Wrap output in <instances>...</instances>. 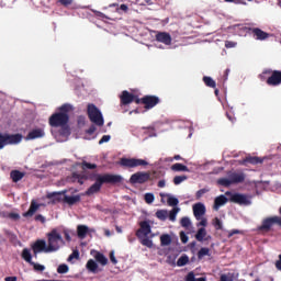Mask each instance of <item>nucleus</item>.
<instances>
[{
    "label": "nucleus",
    "instance_id": "f8f14e48",
    "mask_svg": "<svg viewBox=\"0 0 281 281\" xmlns=\"http://www.w3.org/2000/svg\"><path fill=\"white\" fill-rule=\"evenodd\" d=\"M139 100L145 104V109H153L160 102V98H158V95H144L143 98H139Z\"/></svg>",
    "mask_w": 281,
    "mask_h": 281
},
{
    "label": "nucleus",
    "instance_id": "473e14b6",
    "mask_svg": "<svg viewBox=\"0 0 281 281\" xmlns=\"http://www.w3.org/2000/svg\"><path fill=\"white\" fill-rule=\"evenodd\" d=\"M205 256H210V248H207V246H203L198 252L199 260H202Z\"/></svg>",
    "mask_w": 281,
    "mask_h": 281
},
{
    "label": "nucleus",
    "instance_id": "7c9ffc66",
    "mask_svg": "<svg viewBox=\"0 0 281 281\" xmlns=\"http://www.w3.org/2000/svg\"><path fill=\"white\" fill-rule=\"evenodd\" d=\"M186 281H207L206 278H196L193 271H190L186 278Z\"/></svg>",
    "mask_w": 281,
    "mask_h": 281
},
{
    "label": "nucleus",
    "instance_id": "864d4df0",
    "mask_svg": "<svg viewBox=\"0 0 281 281\" xmlns=\"http://www.w3.org/2000/svg\"><path fill=\"white\" fill-rule=\"evenodd\" d=\"M177 213H178V210L172 209V211H170L169 213V220L175 221L177 217Z\"/></svg>",
    "mask_w": 281,
    "mask_h": 281
},
{
    "label": "nucleus",
    "instance_id": "2f4dec72",
    "mask_svg": "<svg viewBox=\"0 0 281 281\" xmlns=\"http://www.w3.org/2000/svg\"><path fill=\"white\" fill-rule=\"evenodd\" d=\"M203 82L206 85V87L215 88L216 87V80H214L211 76H204Z\"/></svg>",
    "mask_w": 281,
    "mask_h": 281
},
{
    "label": "nucleus",
    "instance_id": "3c124183",
    "mask_svg": "<svg viewBox=\"0 0 281 281\" xmlns=\"http://www.w3.org/2000/svg\"><path fill=\"white\" fill-rule=\"evenodd\" d=\"M225 47L227 49H231L233 47H237V43H235L234 41H225Z\"/></svg>",
    "mask_w": 281,
    "mask_h": 281
},
{
    "label": "nucleus",
    "instance_id": "423d86ee",
    "mask_svg": "<svg viewBox=\"0 0 281 281\" xmlns=\"http://www.w3.org/2000/svg\"><path fill=\"white\" fill-rule=\"evenodd\" d=\"M22 140V134H2L0 132V149H4L8 145H19Z\"/></svg>",
    "mask_w": 281,
    "mask_h": 281
},
{
    "label": "nucleus",
    "instance_id": "6ab92c4d",
    "mask_svg": "<svg viewBox=\"0 0 281 281\" xmlns=\"http://www.w3.org/2000/svg\"><path fill=\"white\" fill-rule=\"evenodd\" d=\"M268 85H281V71H273L272 76L267 79Z\"/></svg>",
    "mask_w": 281,
    "mask_h": 281
},
{
    "label": "nucleus",
    "instance_id": "5fc2aeb1",
    "mask_svg": "<svg viewBox=\"0 0 281 281\" xmlns=\"http://www.w3.org/2000/svg\"><path fill=\"white\" fill-rule=\"evenodd\" d=\"M32 267H34L35 271H45L44 265H36V262H34Z\"/></svg>",
    "mask_w": 281,
    "mask_h": 281
},
{
    "label": "nucleus",
    "instance_id": "a18cd8bd",
    "mask_svg": "<svg viewBox=\"0 0 281 281\" xmlns=\"http://www.w3.org/2000/svg\"><path fill=\"white\" fill-rule=\"evenodd\" d=\"M69 267L67 265H59L57 268V273H68Z\"/></svg>",
    "mask_w": 281,
    "mask_h": 281
},
{
    "label": "nucleus",
    "instance_id": "bf43d9fd",
    "mask_svg": "<svg viewBox=\"0 0 281 281\" xmlns=\"http://www.w3.org/2000/svg\"><path fill=\"white\" fill-rule=\"evenodd\" d=\"M94 131H97L95 125H91L89 130L86 131V133H88L89 135H93Z\"/></svg>",
    "mask_w": 281,
    "mask_h": 281
},
{
    "label": "nucleus",
    "instance_id": "7ed1b4c3",
    "mask_svg": "<svg viewBox=\"0 0 281 281\" xmlns=\"http://www.w3.org/2000/svg\"><path fill=\"white\" fill-rule=\"evenodd\" d=\"M69 111H74V104L65 102L58 108V111L52 113L48 119L50 126H67L69 122Z\"/></svg>",
    "mask_w": 281,
    "mask_h": 281
},
{
    "label": "nucleus",
    "instance_id": "dca6fc26",
    "mask_svg": "<svg viewBox=\"0 0 281 281\" xmlns=\"http://www.w3.org/2000/svg\"><path fill=\"white\" fill-rule=\"evenodd\" d=\"M45 130L43 127H37L36 130H31L26 135V140H36L37 138H45Z\"/></svg>",
    "mask_w": 281,
    "mask_h": 281
},
{
    "label": "nucleus",
    "instance_id": "ddd939ff",
    "mask_svg": "<svg viewBox=\"0 0 281 281\" xmlns=\"http://www.w3.org/2000/svg\"><path fill=\"white\" fill-rule=\"evenodd\" d=\"M136 102V104L140 103V98H137L134 93H130V91H122L121 94V103L122 104H131V102Z\"/></svg>",
    "mask_w": 281,
    "mask_h": 281
},
{
    "label": "nucleus",
    "instance_id": "69168bd1",
    "mask_svg": "<svg viewBox=\"0 0 281 281\" xmlns=\"http://www.w3.org/2000/svg\"><path fill=\"white\" fill-rule=\"evenodd\" d=\"M4 281H18L16 276H9L8 278H4Z\"/></svg>",
    "mask_w": 281,
    "mask_h": 281
},
{
    "label": "nucleus",
    "instance_id": "9d476101",
    "mask_svg": "<svg viewBox=\"0 0 281 281\" xmlns=\"http://www.w3.org/2000/svg\"><path fill=\"white\" fill-rule=\"evenodd\" d=\"M148 180H150V173L146 171H137L130 178L132 184H144L145 182H148Z\"/></svg>",
    "mask_w": 281,
    "mask_h": 281
},
{
    "label": "nucleus",
    "instance_id": "4be33fe9",
    "mask_svg": "<svg viewBox=\"0 0 281 281\" xmlns=\"http://www.w3.org/2000/svg\"><path fill=\"white\" fill-rule=\"evenodd\" d=\"M24 171H19V169H14L10 172V178L13 182H20L24 178Z\"/></svg>",
    "mask_w": 281,
    "mask_h": 281
},
{
    "label": "nucleus",
    "instance_id": "c9c22d12",
    "mask_svg": "<svg viewBox=\"0 0 281 281\" xmlns=\"http://www.w3.org/2000/svg\"><path fill=\"white\" fill-rule=\"evenodd\" d=\"M168 215L169 213L165 209L156 211V217H158V220H167Z\"/></svg>",
    "mask_w": 281,
    "mask_h": 281
},
{
    "label": "nucleus",
    "instance_id": "338daca9",
    "mask_svg": "<svg viewBox=\"0 0 281 281\" xmlns=\"http://www.w3.org/2000/svg\"><path fill=\"white\" fill-rule=\"evenodd\" d=\"M59 2L61 4H64L65 7H67L68 4H71V2H74V0H59Z\"/></svg>",
    "mask_w": 281,
    "mask_h": 281
},
{
    "label": "nucleus",
    "instance_id": "cd10ccee",
    "mask_svg": "<svg viewBox=\"0 0 281 281\" xmlns=\"http://www.w3.org/2000/svg\"><path fill=\"white\" fill-rule=\"evenodd\" d=\"M87 269H88V271H91V273H97V271L99 269L98 262H95V260H88Z\"/></svg>",
    "mask_w": 281,
    "mask_h": 281
},
{
    "label": "nucleus",
    "instance_id": "2eb2a0df",
    "mask_svg": "<svg viewBox=\"0 0 281 281\" xmlns=\"http://www.w3.org/2000/svg\"><path fill=\"white\" fill-rule=\"evenodd\" d=\"M149 233H151L150 222H148V220H143L139 222V228L136 231L137 237H142V235L146 237V235H149Z\"/></svg>",
    "mask_w": 281,
    "mask_h": 281
},
{
    "label": "nucleus",
    "instance_id": "79ce46f5",
    "mask_svg": "<svg viewBox=\"0 0 281 281\" xmlns=\"http://www.w3.org/2000/svg\"><path fill=\"white\" fill-rule=\"evenodd\" d=\"M81 167L83 170H86V169H97L98 166L95 164L87 162V160H83V162L81 164Z\"/></svg>",
    "mask_w": 281,
    "mask_h": 281
},
{
    "label": "nucleus",
    "instance_id": "393cba45",
    "mask_svg": "<svg viewBox=\"0 0 281 281\" xmlns=\"http://www.w3.org/2000/svg\"><path fill=\"white\" fill-rule=\"evenodd\" d=\"M238 182H245V175L244 173H232L231 184H237Z\"/></svg>",
    "mask_w": 281,
    "mask_h": 281
},
{
    "label": "nucleus",
    "instance_id": "20e7f679",
    "mask_svg": "<svg viewBox=\"0 0 281 281\" xmlns=\"http://www.w3.org/2000/svg\"><path fill=\"white\" fill-rule=\"evenodd\" d=\"M61 245H65V239L61 233H59L57 228H53L52 231H49V233H47V254L59 251Z\"/></svg>",
    "mask_w": 281,
    "mask_h": 281
},
{
    "label": "nucleus",
    "instance_id": "f257e3e1",
    "mask_svg": "<svg viewBox=\"0 0 281 281\" xmlns=\"http://www.w3.org/2000/svg\"><path fill=\"white\" fill-rule=\"evenodd\" d=\"M228 200L229 202H234L235 204H240L245 206L251 204L250 195H246L245 193H233V191H226L225 195H217V198H215L213 209H215V211H218L220 206L226 204Z\"/></svg>",
    "mask_w": 281,
    "mask_h": 281
},
{
    "label": "nucleus",
    "instance_id": "0eeeda50",
    "mask_svg": "<svg viewBox=\"0 0 281 281\" xmlns=\"http://www.w3.org/2000/svg\"><path fill=\"white\" fill-rule=\"evenodd\" d=\"M279 213L281 215V206L279 209ZM280 215H272L269 217H265L262 220L260 226H258V231L269 233V231H271L273 224H279V226H281V216Z\"/></svg>",
    "mask_w": 281,
    "mask_h": 281
},
{
    "label": "nucleus",
    "instance_id": "58836bf2",
    "mask_svg": "<svg viewBox=\"0 0 281 281\" xmlns=\"http://www.w3.org/2000/svg\"><path fill=\"white\" fill-rule=\"evenodd\" d=\"M218 184H222L223 187H231V184H232V176H229V178H221L218 180Z\"/></svg>",
    "mask_w": 281,
    "mask_h": 281
},
{
    "label": "nucleus",
    "instance_id": "774afa93",
    "mask_svg": "<svg viewBox=\"0 0 281 281\" xmlns=\"http://www.w3.org/2000/svg\"><path fill=\"white\" fill-rule=\"evenodd\" d=\"M158 187H160V188L166 187V180H159L158 181Z\"/></svg>",
    "mask_w": 281,
    "mask_h": 281
},
{
    "label": "nucleus",
    "instance_id": "e2e57ef3",
    "mask_svg": "<svg viewBox=\"0 0 281 281\" xmlns=\"http://www.w3.org/2000/svg\"><path fill=\"white\" fill-rule=\"evenodd\" d=\"M200 225H201V227L205 228V226L207 225V220H206V217H202V218H201Z\"/></svg>",
    "mask_w": 281,
    "mask_h": 281
},
{
    "label": "nucleus",
    "instance_id": "1a4fd4ad",
    "mask_svg": "<svg viewBox=\"0 0 281 281\" xmlns=\"http://www.w3.org/2000/svg\"><path fill=\"white\" fill-rule=\"evenodd\" d=\"M120 165L133 169L135 167H147L148 162L142 158H121Z\"/></svg>",
    "mask_w": 281,
    "mask_h": 281
},
{
    "label": "nucleus",
    "instance_id": "4d7b16f0",
    "mask_svg": "<svg viewBox=\"0 0 281 281\" xmlns=\"http://www.w3.org/2000/svg\"><path fill=\"white\" fill-rule=\"evenodd\" d=\"M8 217L11 220H20V213H9Z\"/></svg>",
    "mask_w": 281,
    "mask_h": 281
},
{
    "label": "nucleus",
    "instance_id": "5701e85b",
    "mask_svg": "<svg viewBox=\"0 0 281 281\" xmlns=\"http://www.w3.org/2000/svg\"><path fill=\"white\" fill-rule=\"evenodd\" d=\"M250 164V165H259V164H262L263 160L262 158H259L257 156H248L247 158H244V160L241 161V165H247V164Z\"/></svg>",
    "mask_w": 281,
    "mask_h": 281
},
{
    "label": "nucleus",
    "instance_id": "aec40b11",
    "mask_svg": "<svg viewBox=\"0 0 281 281\" xmlns=\"http://www.w3.org/2000/svg\"><path fill=\"white\" fill-rule=\"evenodd\" d=\"M38 209H40V204H37V202H35V200H33L31 202V206L29 207V210L25 213H23V216L32 217L36 213V211H38Z\"/></svg>",
    "mask_w": 281,
    "mask_h": 281
},
{
    "label": "nucleus",
    "instance_id": "f03ea898",
    "mask_svg": "<svg viewBox=\"0 0 281 281\" xmlns=\"http://www.w3.org/2000/svg\"><path fill=\"white\" fill-rule=\"evenodd\" d=\"M124 178L114 173H103V176H97V180L89 189L86 191V195H93L94 193H99L102 189V184H117L123 182Z\"/></svg>",
    "mask_w": 281,
    "mask_h": 281
},
{
    "label": "nucleus",
    "instance_id": "49530a36",
    "mask_svg": "<svg viewBox=\"0 0 281 281\" xmlns=\"http://www.w3.org/2000/svg\"><path fill=\"white\" fill-rule=\"evenodd\" d=\"M154 200H155L154 193H145V202H147V204H151Z\"/></svg>",
    "mask_w": 281,
    "mask_h": 281
},
{
    "label": "nucleus",
    "instance_id": "37998d69",
    "mask_svg": "<svg viewBox=\"0 0 281 281\" xmlns=\"http://www.w3.org/2000/svg\"><path fill=\"white\" fill-rule=\"evenodd\" d=\"M184 180H188V176H175L173 183L181 184V182H184Z\"/></svg>",
    "mask_w": 281,
    "mask_h": 281
},
{
    "label": "nucleus",
    "instance_id": "c03bdc74",
    "mask_svg": "<svg viewBox=\"0 0 281 281\" xmlns=\"http://www.w3.org/2000/svg\"><path fill=\"white\" fill-rule=\"evenodd\" d=\"M180 224H181V226H184V227H189V226H191V220H190V217H181V220H180Z\"/></svg>",
    "mask_w": 281,
    "mask_h": 281
},
{
    "label": "nucleus",
    "instance_id": "4c0bfd02",
    "mask_svg": "<svg viewBox=\"0 0 281 281\" xmlns=\"http://www.w3.org/2000/svg\"><path fill=\"white\" fill-rule=\"evenodd\" d=\"M188 262H190V258H188V256H181L177 261V266L186 267V265H188Z\"/></svg>",
    "mask_w": 281,
    "mask_h": 281
},
{
    "label": "nucleus",
    "instance_id": "603ef678",
    "mask_svg": "<svg viewBox=\"0 0 281 281\" xmlns=\"http://www.w3.org/2000/svg\"><path fill=\"white\" fill-rule=\"evenodd\" d=\"M243 233V231H240L239 228H232V231H228L227 233V237H233V235Z\"/></svg>",
    "mask_w": 281,
    "mask_h": 281
},
{
    "label": "nucleus",
    "instance_id": "412c9836",
    "mask_svg": "<svg viewBox=\"0 0 281 281\" xmlns=\"http://www.w3.org/2000/svg\"><path fill=\"white\" fill-rule=\"evenodd\" d=\"M89 233V226L86 224H78L77 226V235L80 237V239H85Z\"/></svg>",
    "mask_w": 281,
    "mask_h": 281
},
{
    "label": "nucleus",
    "instance_id": "72a5a7b5",
    "mask_svg": "<svg viewBox=\"0 0 281 281\" xmlns=\"http://www.w3.org/2000/svg\"><path fill=\"white\" fill-rule=\"evenodd\" d=\"M140 243L144 247H148L149 249H151L154 241L153 239H150V237H148V235H146L145 237H143L140 239Z\"/></svg>",
    "mask_w": 281,
    "mask_h": 281
},
{
    "label": "nucleus",
    "instance_id": "8fccbe9b",
    "mask_svg": "<svg viewBox=\"0 0 281 281\" xmlns=\"http://www.w3.org/2000/svg\"><path fill=\"white\" fill-rule=\"evenodd\" d=\"M209 189H199V191H196V200H200L205 193H207Z\"/></svg>",
    "mask_w": 281,
    "mask_h": 281
},
{
    "label": "nucleus",
    "instance_id": "39448f33",
    "mask_svg": "<svg viewBox=\"0 0 281 281\" xmlns=\"http://www.w3.org/2000/svg\"><path fill=\"white\" fill-rule=\"evenodd\" d=\"M88 115L91 120V122L94 123V126H103L104 124V117L102 115V111L94 103L88 104Z\"/></svg>",
    "mask_w": 281,
    "mask_h": 281
},
{
    "label": "nucleus",
    "instance_id": "de8ad7c7",
    "mask_svg": "<svg viewBox=\"0 0 281 281\" xmlns=\"http://www.w3.org/2000/svg\"><path fill=\"white\" fill-rule=\"evenodd\" d=\"M180 239H181V243H182L183 245H187V243H188V240H189V237H188L187 233H184V231H181V232H180Z\"/></svg>",
    "mask_w": 281,
    "mask_h": 281
},
{
    "label": "nucleus",
    "instance_id": "f704fd0d",
    "mask_svg": "<svg viewBox=\"0 0 281 281\" xmlns=\"http://www.w3.org/2000/svg\"><path fill=\"white\" fill-rule=\"evenodd\" d=\"M72 180L79 182V184H83L85 180H87V177L82 176L81 173L74 172Z\"/></svg>",
    "mask_w": 281,
    "mask_h": 281
},
{
    "label": "nucleus",
    "instance_id": "c85d7f7f",
    "mask_svg": "<svg viewBox=\"0 0 281 281\" xmlns=\"http://www.w3.org/2000/svg\"><path fill=\"white\" fill-rule=\"evenodd\" d=\"M172 171H190L189 167L187 165H182L181 162H176L171 166Z\"/></svg>",
    "mask_w": 281,
    "mask_h": 281
},
{
    "label": "nucleus",
    "instance_id": "052dcab7",
    "mask_svg": "<svg viewBox=\"0 0 281 281\" xmlns=\"http://www.w3.org/2000/svg\"><path fill=\"white\" fill-rule=\"evenodd\" d=\"M65 238L67 239V243H71V235L69 231H64Z\"/></svg>",
    "mask_w": 281,
    "mask_h": 281
},
{
    "label": "nucleus",
    "instance_id": "0e129e2a",
    "mask_svg": "<svg viewBox=\"0 0 281 281\" xmlns=\"http://www.w3.org/2000/svg\"><path fill=\"white\" fill-rule=\"evenodd\" d=\"M35 220H36V221H40V222H45V217H44V215H42L41 213L37 214V215H35Z\"/></svg>",
    "mask_w": 281,
    "mask_h": 281
},
{
    "label": "nucleus",
    "instance_id": "f3484780",
    "mask_svg": "<svg viewBox=\"0 0 281 281\" xmlns=\"http://www.w3.org/2000/svg\"><path fill=\"white\" fill-rule=\"evenodd\" d=\"M156 41H158V43H164V45H171L172 36L168 32H158L156 34Z\"/></svg>",
    "mask_w": 281,
    "mask_h": 281
},
{
    "label": "nucleus",
    "instance_id": "a211bd4d",
    "mask_svg": "<svg viewBox=\"0 0 281 281\" xmlns=\"http://www.w3.org/2000/svg\"><path fill=\"white\" fill-rule=\"evenodd\" d=\"M193 213L196 220H201L203 215L206 213V206L202 202H198L196 204H193Z\"/></svg>",
    "mask_w": 281,
    "mask_h": 281
},
{
    "label": "nucleus",
    "instance_id": "13d9d810",
    "mask_svg": "<svg viewBox=\"0 0 281 281\" xmlns=\"http://www.w3.org/2000/svg\"><path fill=\"white\" fill-rule=\"evenodd\" d=\"M110 260H111V262H112L113 265H117V260H116V258H115L114 251H111V252H110Z\"/></svg>",
    "mask_w": 281,
    "mask_h": 281
},
{
    "label": "nucleus",
    "instance_id": "09e8293b",
    "mask_svg": "<svg viewBox=\"0 0 281 281\" xmlns=\"http://www.w3.org/2000/svg\"><path fill=\"white\" fill-rule=\"evenodd\" d=\"M79 257H80V254H79V251H78L77 248H76V250L72 251V254H70V256H69V258H68V261L71 262V260H74L75 258H76V260H78Z\"/></svg>",
    "mask_w": 281,
    "mask_h": 281
},
{
    "label": "nucleus",
    "instance_id": "ea45409f",
    "mask_svg": "<svg viewBox=\"0 0 281 281\" xmlns=\"http://www.w3.org/2000/svg\"><path fill=\"white\" fill-rule=\"evenodd\" d=\"M169 206H178L179 204V199L175 198L173 195H170L167 200Z\"/></svg>",
    "mask_w": 281,
    "mask_h": 281
},
{
    "label": "nucleus",
    "instance_id": "b1692460",
    "mask_svg": "<svg viewBox=\"0 0 281 281\" xmlns=\"http://www.w3.org/2000/svg\"><path fill=\"white\" fill-rule=\"evenodd\" d=\"M172 243V237L169 235V233H164L160 235V245L161 247H169Z\"/></svg>",
    "mask_w": 281,
    "mask_h": 281
},
{
    "label": "nucleus",
    "instance_id": "9b49d317",
    "mask_svg": "<svg viewBox=\"0 0 281 281\" xmlns=\"http://www.w3.org/2000/svg\"><path fill=\"white\" fill-rule=\"evenodd\" d=\"M249 33L251 34L252 38H255V41H267L271 36L268 32L260 30V27H250Z\"/></svg>",
    "mask_w": 281,
    "mask_h": 281
},
{
    "label": "nucleus",
    "instance_id": "a878e982",
    "mask_svg": "<svg viewBox=\"0 0 281 281\" xmlns=\"http://www.w3.org/2000/svg\"><path fill=\"white\" fill-rule=\"evenodd\" d=\"M22 258L23 260H25V262H29V265L33 267L34 262L32 260V254L30 251V248H23Z\"/></svg>",
    "mask_w": 281,
    "mask_h": 281
},
{
    "label": "nucleus",
    "instance_id": "6e6d98bb",
    "mask_svg": "<svg viewBox=\"0 0 281 281\" xmlns=\"http://www.w3.org/2000/svg\"><path fill=\"white\" fill-rule=\"evenodd\" d=\"M111 140V136H102L101 140H99V145H103L104 143H109Z\"/></svg>",
    "mask_w": 281,
    "mask_h": 281
},
{
    "label": "nucleus",
    "instance_id": "bb28decb",
    "mask_svg": "<svg viewBox=\"0 0 281 281\" xmlns=\"http://www.w3.org/2000/svg\"><path fill=\"white\" fill-rule=\"evenodd\" d=\"M94 259L97 260V262H99V265H102L103 267H105L109 262L104 254H101L100 251L95 254Z\"/></svg>",
    "mask_w": 281,
    "mask_h": 281
},
{
    "label": "nucleus",
    "instance_id": "680f3d73",
    "mask_svg": "<svg viewBox=\"0 0 281 281\" xmlns=\"http://www.w3.org/2000/svg\"><path fill=\"white\" fill-rule=\"evenodd\" d=\"M276 269H278V271H281V255L279 256V260H277L276 262Z\"/></svg>",
    "mask_w": 281,
    "mask_h": 281
},
{
    "label": "nucleus",
    "instance_id": "4468645a",
    "mask_svg": "<svg viewBox=\"0 0 281 281\" xmlns=\"http://www.w3.org/2000/svg\"><path fill=\"white\" fill-rule=\"evenodd\" d=\"M32 250L34 251L35 256H37V254H42L43 251L48 254L46 239H36L32 246Z\"/></svg>",
    "mask_w": 281,
    "mask_h": 281
},
{
    "label": "nucleus",
    "instance_id": "c756f323",
    "mask_svg": "<svg viewBox=\"0 0 281 281\" xmlns=\"http://www.w3.org/2000/svg\"><path fill=\"white\" fill-rule=\"evenodd\" d=\"M207 232L206 228L202 227L199 228L198 233L195 234V237L198 239L199 243H203L204 237L206 236Z\"/></svg>",
    "mask_w": 281,
    "mask_h": 281
},
{
    "label": "nucleus",
    "instance_id": "e433bc0d",
    "mask_svg": "<svg viewBox=\"0 0 281 281\" xmlns=\"http://www.w3.org/2000/svg\"><path fill=\"white\" fill-rule=\"evenodd\" d=\"M235 274L234 273H221L220 281H234Z\"/></svg>",
    "mask_w": 281,
    "mask_h": 281
},
{
    "label": "nucleus",
    "instance_id": "6e6552de",
    "mask_svg": "<svg viewBox=\"0 0 281 281\" xmlns=\"http://www.w3.org/2000/svg\"><path fill=\"white\" fill-rule=\"evenodd\" d=\"M56 195H64L63 202L68 204L69 206H74V204H78V202H81V194L78 193L77 195H67V189L64 191H54L53 193L48 194V198H54Z\"/></svg>",
    "mask_w": 281,
    "mask_h": 281
},
{
    "label": "nucleus",
    "instance_id": "a19ab883",
    "mask_svg": "<svg viewBox=\"0 0 281 281\" xmlns=\"http://www.w3.org/2000/svg\"><path fill=\"white\" fill-rule=\"evenodd\" d=\"M213 226L216 228V231H220L223 228V222L220 220V217H215L213 220Z\"/></svg>",
    "mask_w": 281,
    "mask_h": 281
}]
</instances>
